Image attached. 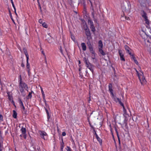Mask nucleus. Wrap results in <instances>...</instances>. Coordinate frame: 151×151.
<instances>
[{
    "label": "nucleus",
    "instance_id": "nucleus-1",
    "mask_svg": "<svg viewBox=\"0 0 151 151\" xmlns=\"http://www.w3.org/2000/svg\"><path fill=\"white\" fill-rule=\"evenodd\" d=\"M135 70L141 84L143 85L146 82V81L143 76L142 72L140 71V72H139L136 69H135Z\"/></svg>",
    "mask_w": 151,
    "mask_h": 151
},
{
    "label": "nucleus",
    "instance_id": "nucleus-2",
    "mask_svg": "<svg viewBox=\"0 0 151 151\" xmlns=\"http://www.w3.org/2000/svg\"><path fill=\"white\" fill-rule=\"evenodd\" d=\"M84 29L85 30V33L87 36V38L88 40H89L91 38V34L89 29L87 26H85L84 27Z\"/></svg>",
    "mask_w": 151,
    "mask_h": 151
},
{
    "label": "nucleus",
    "instance_id": "nucleus-3",
    "mask_svg": "<svg viewBox=\"0 0 151 151\" xmlns=\"http://www.w3.org/2000/svg\"><path fill=\"white\" fill-rule=\"evenodd\" d=\"M103 45L102 42L101 40H100L99 41V52L101 54L103 55H105V53L102 50Z\"/></svg>",
    "mask_w": 151,
    "mask_h": 151
},
{
    "label": "nucleus",
    "instance_id": "nucleus-4",
    "mask_svg": "<svg viewBox=\"0 0 151 151\" xmlns=\"http://www.w3.org/2000/svg\"><path fill=\"white\" fill-rule=\"evenodd\" d=\"M39 133L42 138L44 140L47 139L48 135L44 131H40Z\"/></svg>",
    "mask_w": 151,
    "mask_h": 151
},
{
    "label": "nucleus",
    "instance_id": "nucleus-5",
    "mask_svg": "<svg viewBox=\"0 0 151 151\" xmlns=\"http://www.w3.org/2000/svg\"><path fill=\"white\" fill-rule=\"evenodd\" d=\"M21 78H20V80L19 82V86L20 88H23L24 89H27L28 88V87L27 84L24 83L22 82L21 81Z\"/></svg>",
    "mask_w": 151,
    "mask_h": 151
},
{
    "label": "nucleus",
    "instance_id": "nucleus-6",
    "mask_svg": "<svg viewBox=\"0 0 151 151\" xmlns=\"http://www.w3.org/2000/svg\"><path fill=\"white\" fill-rule=\"evenodd\" d=\"M114 100V101H115L116 102H119V103L123 107L124 106L123 104L122 103L121 101V100L120 99H119V98H117L116 97V96H114V97H113L112 98Z\"/></svg>",
    "mask_w": 151,
    "mask_h": 151
},
{
    "label": "nucleus",
    "instance_id": "nucleus-7",
    "mask_svg": "<svg viewBox=\"0 0 151 151\" xmlns=\"http://www.w3.org/2000/svg\"><path fill=\"white\" fill-rule=\"evenodd\" d=\"M109 90L111 94V97L112 98L113 97H114V94L113 93V91L112 89V84L111 83H110L109 86Z\"/></svg>",
    "mask_w": 151,
    "mask_h": 151
},
{
    "label": "nucleus",
    "instance_id": "nucleus-8",
    "mask_svg": "<svg viewBox=\"0 0 151 151\" xmlns=\"http://www.w3.org/2000/svg\"><path fill=\"white\" fill-rule=\"evenodd\" d=\"M119 52L120 55V59L121 60L124 61H125V59L124 57V55L123 53L122 52V50H119Z\"/></svg>",
    "mask_w": 151,
    "mask_h": 151
},
{
    "label": "nucleus",
    "instance_id": "nucleus-9",
    "mask_svg": "<svg viewBox=\"0 0 151 151\" xmlns=\"http://www.w3.org/2000/svg\"><path fill=\"white\" fill-rule=\"evenodd\" d=\"M127 4V7H125V10L127 11H130L131 9V5L130 2L128 1H126Z\"/></svg>",
    "mask_w": 151,
    "mask_h": 151
},
{
    "label": "nucleus",
    "instance_id": "nucleus-10",
    "mask_svg": "<svg viewBox=\"0 0 151 151\" xmlns=\"http://www.w3.org/2000/svg\"><path fill=\"white\" fill-rule=\"evenodd\" d=\"M124 48L126 50L127 52L130 55H131V50L129 47L127 45H125Z\"/></svg>",
    "mask_w": 151,
    "mask_h": 151
},
{
    "label": "nucleus",
    "instance_id": "nucleus-11",
    "mask_svg": "<svg viewBox=\"0 0 151 151\" xmlns=\"http://www.w3.org/2000/svg\"><path fill=\"white\" fill-rule=\"evenodd\" d=\"M141 4L143 6H146L147 0H139Z\"/></svg>",
    "mask_w": 151,
    "mask_h": 151
},
{
    "label": "nucleus",
    "instance_id": "nucleus-12",
    "mask_svg": "<svg viewBox=\"0 0 151 151\" xmlns=\"http://www.w3.org/2000/svg\"><path fill=\"white\" fill-rule=\"evenodd\" d=\"M19 103L20 105L21 108L22 109V110H24V106L23 103L21 100V99H19Z\"/></svg>",
    "mask_w": 151,
    "mask_h": 151
},
{
    "label": "nucleus",
    "instance_id": "nucleus-13",
    "mask_svg": "<svg viewBox=\"0 0 151 151\" xmlns=\"http://www.w3.org/2000/svg\"><path fill=\"white\" fill-rule=\"evenodd\" d=\"M82 50L83 51H85L86 49V46L85 43L84 42L82 43L81 44Z\"/></svg>",
    "mask_w": 151,
    "mask_h": 151
},
{
    "label": "nucleus",
    "instance_id": "nucleus-14",
    "mask_svg": "<svg viewBox=\"0 0 151 151\" xmlns=\"http://www.w3.org/2000/svg\"><path fill=\"white\" fill-rule=\"evenodd\" d=\"M20 131H21L22 134H26V129L24 127H22L20 129Z\"/></svg>",
    "mask_w": 151,
    "mask_h": 151
},
{
    "label": "nucleus",
    "instance_id": "nucleus-15",
    "mask_svg": "<svg viewBox=\"0 0 151 151\" xmlns=\"http://www.w3.org/2000/svg\"><path fill=\"white\" fill-rule=\"evenodd\" d=\"M93 66L91 64L88 65L87 66V67L91 71L92 73H93Z\"/></svg>",
    "mask_w": 151,
    "mask_h": 151
},
{
    "label": "nucleus",
    "instance_id": "nucleus-16",
    "mask_svg": "<svg viewBox=\"0 0 151 151\" xmlns=\"http://www.w3.org/2000/svg\"><path fill=\"white\" fill-rule=\"evenodd\" d=\"M40 88L43 100L44 101H45L46 100L45 99V94H44V92L42 88L41 87H40Z\"/></svg>",
    "mask_w": 151,
    "mask_h": 151
},
{
    "label": "nucleus",
    "instance_id": "nucleus-17",
    "mask_svg": "<svg viewBox=\"0 0 151 151\" xmlns=\"http://www.w3.org/2000/svg\"><path fill=\"white\" fill-rule=\"evenodd\" d=\"M95 134L96 136V138L98 141L99 142V143H100L101 145L102 142V139L99 137L96 133Z\"/></svg>",
    "mask_w": 151,
    "mask_h": 151
},
{
    "label": "nucleus",
    "instance_id": "nucleus-18",
    "mask_svg": "<svg viewBox=\"0 0 151 151\" xmlns=\"http://www.w3.org/2000/svg\"><path fill=\"white\" fill-rule=\"evenodd\" d=\"M83 60L86 65V66L91 64V63L89 62L88 60L86 58H84Z\"/></svg>",
    "mask_w": 151,
    "mask_h": 151
},
{
    "label": "nucleus",
    "instance_id": "nucleus-19",
    "mask_svg": "<svg viewBox=\"0 0 151 151\" xmlns=\"http://www.w3.org/2000/svg\"><path fill=\"white\" fill-rule=\"evenodd\" d=\"M24 52V53L25 54L26 56V58H29V55L27 52V50L25 48H24L23 49Z\"/></svg>",
    "mask_w": 151,
    "mask_h": 151
},
{
    "label": "nucleus",
    "instance_id": "nucleus-20",
    "mask_svg": "<svg viewBox=\"0 0 151 151\" xmlns=\"http://www.w3.org/2000/svg\"><path fill=\"white\" fill-rule=\"evenodd\" d=\"M7 94L9 100L10 101H12V102L14 104V102L13 100V98L12 96H11L9 93H7Z\"/></svg>",
    "mask_w": 151,
    "mask_h": 151
},
{
    "label": "nucleus",
    "instance_id": "nucleus-21",
    "mask_svg": "<svg viewBox=\"0 0 151 151\" xmlns=\"http://www.w3.org/2000/svg\"><path fill=\"white\" fill-rule=\"evenodd\" d=\"M142 16L145 19H146L147 18L146 14L144 11H143V13L142 14Z\"/></svg>",
    "mask_w": 151,
    "mask_h": 151
},
{
    "label": "nucleus",
    "instance_id": "nucleus-22",
    "mask_svg": "<svg viewBox=\"0 0 151 151\" xmlns=\"http://www.w3.org/2000/svg\"><path fill=\"white\" fill-rule=\"evenodd\" d=\"M13 116L14 118H16L17 117V113L16 111L15 110L13 111Z\"/></svg>",
    "mask_w": 151,
    "mask_h": 151
},
{
    "label": "nucleus",
    "instance_id": "nucleus-23",
    "mask_svg": "<svg viewBox=\"0 0 151 151\" xmlns=\"http://www.w3.org/2000/svg\"><path fill=\"white\" fill-rule=\"evenodd\" d=\"M123 114H124V115L125 116H127V112L126 110L125 109L124 106H123Z\"/></svg>",
    "mask_w": 151,
    "mask_h": 151
},
{
    "label": "nucleus",
    "instance_id": "nucleus-24",
    "mask_svg": "<svg viewBox=\"0 0 151 151\" xmlns=\"http://www.w3.org/2000/svg\"><path fill=\"white\" fill-rule=\"evenodd\" d=\"M29 58H27V65L26 67L27 69H29L30 68V66L29 63H28V60Z\"/></svg>",
    "mask_w": 151,
    "mask_h": 151
},
{
    "label": "nucleus",
    "instance_id": "nucleus-25",
    "mask_svg": "<svg viewBox=\"0 0 151 151\" xmlns=\"http://www.w3.org/2000/svg\"><path fill=\"white\" fill-rule=\"evenodd\" d=\"M90 2L91 4V10H92V13L93 15L94 12V8H93V6L92 2L91 1H90Z\"/></svg>",
    "mask_w": 151,
    "mask_h": 151
},
{
    "label": "nucleus",
    "instance_id": "nucleus-26",
    "mask_svg": "<svg viewBox=\"0 0 151 151\" xmlns=\"http://www.w3.org/2000/svg\"><path fill=\"white\" fill-rule=\"evenodd\" d=\"M32 92H33L32 91L31 92H29V94L27 96V99H31L32 97Z\"/></svg>",
    "mask_w": 151,
    "mask_h": 151
},
{
    "label": "nucleus",
    "instance_id": "nucleus-27",
    "mask_svg": "<svg viewBox=\"0 0 151 151\" xmlns=\"http://www.w3.org/2000/svg\"><path fill=\"white\" fill-rule=\"evenodd\" d=\"M87 44H88V46L89 49V50L93 49L91 43H90V42H89V43L88 42Z\"/></svg>",
    "mask_w": 151,
    "mask_h": 151
},
{
    "label": "nucleus",
    "instance_id": "nucleus-28",
    "mask_svg": "<svg viewBox=\"0 0 151 151\" xmlns=\"http://www.w3.org/2000/svg\"><path fill=\"white\" fill-rule=\"evenodd\" d=\"M24 88H21L20 89V92L22 93V96H24L25 95H26V94H24L23 93V92H24Z\"/></svg>",
    "mask_w": 151,
    "mask_h": 151
},
{
    "label": "nucleus",
    "instance_id": "nucleus-29",
    "mask_svg": "<svg viewBox=\"0 0 151 151\" xmlns=\"http://www.w3.org/2000/svg\"><path fill=\"white\" fill-rule=\"evenodd\" d=\"M90 28L91 29L92 31L93 32H95L96 30L94 25L90 26Z\"/></svg>",
    "mask_w": 151,
    "mask_h": 151
},
{
    "label": "nucleus",
    "instance_id": "nucleus-30",
    "mask_svg": "<svg viewBox=\"0 0 151 151\" xmlns=\"http://www.w3.org/2000/svg\"><path fill=\"white\" fill-rule=\"evenodd\" d=\"M3 141L2 138L1 137H0V147L2 146Z\"/></svg>",
    "mask_w": 151,
    "mask_h": 151
},
{
    "label": "nucleus",
    "instance_id": "nucleus-31",
    "mask_svg": "<svg viewBox=\"0 0 151 151\" xmlns=\"http://www.w3.org/2000/svg\"><path fill=\"white\" fill-rule=\"evenodd\" d=\"M88 22L90 25V26L94 25L93 22L91 20H88Z\"/></svg>",
    "mask_w": 151,
    "mask_h": 151
},
{
    "label": "nucleus",
    "instance_id": "nucleus-32",
    "mask_svg": "<svg viewBox=\"0 0 151 151\" xmlns=\"http://www.w3.org/2000/svg\"><path fill=\"white\" fill-rule=\"evenodd\" d=\"M42 25L43 26V27L45 28H47V24H46V23L45 22L42 23Z\"/></svg>",
    "mask_w": 151,
    "mask_h": 151
},
{
    "label": "nucleus",
    "instance_id": "nucleus-33",
    "mask_svg": "<svg viewBox=\"0 0 151 151\" xmlns=\"http://www.w3.org/2000/svg\"><path fill=\"white\" fill-rule=\"evenodd\" d=\"M90 51L91 52V53L93 55H95V52L93 51V49L90 50Z\"/></svg>",
    "mask_w": 151,
    "mask_h": 151
},
{
    "label": "nucleus",
    "instance_id": "nucleus-34",
    "mask_svg": "<svg viewBox=\"0 0 151 151\" xmlns=\"http://www.w3.org/2000/svg\"><path fill=\"white\" fill-rule=\"evenodd\" d=\"M115 130H116V133H117V137H118V141H119V144H120V139H119V136L118 135V132H117L116 129Z\"/></svg>",
    "mask_w": 151,
    "mask_h": 151
},
{
    "label": "nucleus",
    "instance_id": "nucleus-35",
    "mask_svg": "<svg viewBox=\"0 0 151 151\" xmlns=\"http://www.w3.org/2000/svg\"><path fill=\"white\" fill-rule=\"evenodd\" d=\"M38 6H39V9H40V12H42V8H41V6H40V3L39 2H38Z\"/></svg>",
    "mask_w": 151,
    "mask_h": 151
},
{
    "label": "nucleus",
    "instance_id": "nucleus-36",
    "mask_svg": "<svg viewBox=\"0 0 151 151\" xmlns=\"http://www.w3.org/2000/svg\"><path fill=\"white\" fill-rule=\"evenodd\" d=\"M145 23L147 24H149V22L148 19H145Z\"/></svg>",
    "mask_w": 151,
    "mask_h": 151
},
{
    "label": "nucleus",
    "instance_id": "nucleus-37",
    "mask_svg": "<svg viewBox=\"0 0 151 151\" xmlns=\"http://www.w3.org/2000/svg\"><path fill=\"white\" fill-rule=\"evenodd\" d=\"M64 146V143L63 142H62L61 144V148L62 150Z\"/></svg>",
    "mask_w": 151,
    "mask_h": 151
},
{
    "label": "nucleus",
    "instance_id": "nucleus-38",
    "mask_svg": "<svg viewBox=\"0 0 151 151\" xmlns=\"http://www.w3.org/2000/svg\"><path fill=\"white\" fill-rule=\"evenodd\" d=\"M66 150L67 151H71V148L68 146L67 147Z\"/></svg>",
    "mask_w": 151,
    "mask_h": 151
},
{
    "label": "nucleus",
    "instance_id": "nucleus-39",
    "mask_svg": "<svg viewBox=\"0 0 151 151\" xmlns=\"http://www.w3.org/2000/svg\"><path fill=\"white\" fill-rule=\"evenodd\" d=\"M22 111L23 113H24L25 114H27V111L25 110V108H24V110H22Z\"/></svg>",
    "mask_w": 151,
    "mask_h": 151
},
{
    "label": "nucleus",
    "instance_id": "nucleus-40",
    "mask_svg": "<svg viewBox=\"0 0 151 151\" xmlns=\"http://www.w3.org/2000/svg\"><path fill=\"white\" fill-rule=\"evenodd\" d=\"M132 57L131 58L133 59L134 60H136V58L132 55L131 54Z\"/></svg>",
    "mask_w": 151,
    "mask_h": 151
},
{
    "label": "nucleus",
    "instance_id": "nucleus-41",
    "mask_svg": "<svg viewBox=\"0 0 151 151\" xmlns=\"http://www.w3.org/2000/svg\"><path fill=\"white\" fill-rule=\"evenodd\" d=\"M3 116H2V115L1 114H0V120H1V121H3Z\"/></svg>",
    "mask_w": 151,
    "mask_h": 151
},
{
    "label": "nucleus",
    "instance_id": "nucleus-42",
    "mask_svg": "<svg viewBox=\"0 0 151 151\" xmlns=\"http://www.w3.org/2000/svg\"><path fill=\"white\" fill-rule=\"evenodd\" d=\"M11 2L12 4V6L13 7H14V6H15L14 4L13 0H11Z\"/></svg>",
    "mask_w": 151,
    "mask_h": 151
},
{
    "label": "nucleus",
    "instance_id": "nucleus-43",
    "mask_svg": "<svg viewBox=\"0 0 151 151\" xmlns=\"http://www.w3.org/2000/svg\"><path fill=\"white\" fill-rule=\"evenodd\" d=\"M39 22L40 24H42V20L41 19H40L39 20Z\"/></svg>",
    "mask_w": 151,
    "mask_h": 151
},
{
    "label": "nucleus",
    "instance_id": "nucleus-44",
    "mask_svg": "<svg viewBox=\"0 0 151 151\" xmlns=\"http://www.w3.org/2000/svg\"><path fill=\"white\" fill-rule=\"evenodd\" d=\"M71 37V39H72L73 40V41H74L75 39V38L73 36H72Z\"/></svg>",
    "mask_w": 151,
    "mask_h": 151
},
{
    "label": "nucleus",
    "instance_id": "nucleus-45",
    "mask_svg": "<svg viewBox=\"0 0 151 151\" xmlns=\"http://www.w3.org/2000/svg\"><path fill=\"white\" fill-rule=\"evenodd\" d=\"M135 63L137 65L138 64V61H137V60L136 59V60H134Z\"/></svg>",
    "mask_w": 151,
    "mask_h": 151
},
{
    "label": "nucleus",
    "instance_id": "nucleus-46",
    "mask_svg": "<svg viewBox=\"0 0 151 151\" xmlns=\"http://www.w3.org/2000/svg\"><path fill=\"white\" fill-rule=\"evenodd\" d=\"M24 135V137L25 139H26L27 138V136L26 134H23Z\"/></svg>",
    "mask_w": 151,
    "mask_h": 151
},
{
    "label": "nucleus",
    "instance_id": "nucleus-47",
    "mask_svg": "<svg viewBox=\"0 0 151 151\" xmlns=\"http://www.w3.org/2000/svg\"><path fill=\"white\" fill-rule=\"evenodd\" d=\"M125 18L127 20H130V18L129 17H125Z\"/></svg>",
    "mask_w": 151,
    "mask_h": 151
},
{
    "label": "nucleus",
    "instance_id": "nucleus-48",
    "mask_svg": "<svg viewBox=\"0 0 151 151\" xmlns=\"http://www.w3.org/2000/svg\"><path fill=\"white\" fill-rule=\"evenodd\" d=\"M66 135V133L65 132H63L62 133V135L63 136H65Z\"/></svg>",
    "mask_w": 151,
    "mask_h": 151
},
{
    "label": "nucleus",
    "instance_id": "nucleus-49",
    "mask_svg": "<svg viewBox=\"0 0 151 151\" xmlns=\"http://www.w3.org/2000/svg\"><path fill=\"white\" fill-rule=\"evenodd\" d=\"M92 58L93 59H95V55H92Z\"/></svg>",
    "mask_w": 151,
    "mask_h": 151
},
{
    "label": "nucleus",
    "instance_id": "nucleus-50",
    "mask_svg": "<svg viewBox=\"0 0 151 151\" xmlns=\"http://www.w3.org/2000/svg\"><path fill=\"white\" fill-rule=\"evenodd\" d=\"M45 111H46L47 113V114H48L49 113H48V112L47 110L46 109H45Z\"/></svg>",
    "mask_w": 151,
    "mask_h": 151
},
{
    "label": "nucleus",
    "instance_id": "nucleus-51",
    "mask_svg": "<svg viewBox=\"0 0 151 151\" xmlns=\"http://www.w3.org/2000/svg\"><path fill=\"white\" fill-rule=\"evenodd\" d=\"M21 66L22 67H24V65L23 63H22L21 65Z\"/></svg>",
    "mask_w": 151,
    "mask_h": 151
},
{
    "label": "nucleus",
    "instance_id": "nucleus-52",
    "mask_svg": "<svg viewBox=\"0 0 151 151\" xmlns=\"http://www.w3.org/2000/svg\"><path fill=\"white\" fill-rule=\"evenodd\" d=\"M27 71L28 72V73H29V71H30V69H29H29H27Z\"/></svg>",
    "mask_w": 151,
    "mask_h": 151
},
{
    "label": "nucleus",
    "instance_id": "nucleus-53",
    "mask_svg": "<svg viewBox=\"0 0 151 151\" xmlns=\"http://www.w3.org/2000/svg\"><path fill=\"white\" fill-rule=\"evenodd\" d=\"M45 63L47 64V60H46V57H45Z\"/></svg>",
    "mask_w": 151,
    "mask_h": 151
},
{
    "label": "nucleus",
    "instance_id": "nucleus-54",
    "mask_svg": "<svg viewBox=\"0 0 151 151\" xmlns=\"http://www.w3.org/2000/svg\"><path fill=\"white\" fill-rule=\"evenodd\" d=\"M13 7L14 10V11H15L16 10V9L15 6H14V7Z\"/></svg>",
    "mask_w": 151,
    "mask_h": 151
},
{
    "label": "nucleus",
    "instance_id": "nucleus-55",
    "mask_svg": "<svg viewBox=\"0 0 151 151\" xmlns=\"http://www.w3.org/2000/svg\"><path fill=\"white\" fill-rule=\"evenodd\" d=\"M2 146H1L0 147V151H2V150L1 148V147Z\"/></svg>",
    "mask_w": 151,
    "mask_h": 151
},
{
    "label": "nucleus",
    "instance_id": "nucleus-56",
    "mask_svg": "<svg viewBox=\"0 0 151 151\" xmlns=\"http://www.w3.org/2000/svg\"><path fill=\"white\" fill-rule=\"evenodd\" d=\"M42 54H43L44 55H45V54H44V52H43V51H42Z\"/></svg>",
    "mask_w": 151,
    "mask_h": 151
},
{
    "label": "nucleus",
    "instance_id": "nucleus-57",
    "mask_svg": "<svg viewBox=\"0 0 151 151\" xmlns=\"http://www.w3.org/2000/svg\"><path fill=\"white\" fill-rule=\"evenodd\" d=\"M14 12H15V14L17 15V13L16 12V10L15 11H14Z\"/></svg>",
    "mask_w": 151,
    "mask_h": 151
},
{
    "label": "nucleus",
    "instance_id": "nucleus-58",
    "mask_svg": "<svg viewBox=\"0 0 151 151\" xmlns=\"http://www.w3.org/2000/svg\"><path fill=\"white\" fill-rule=\"evenodd\" d=\"M22 134H20V136L21 137H22Z\"/></svg>",
    "mask_w": 151,
    "mask_h": 151
},
{
    "label": "nucleus",
    "instance_id": "nucleus-59",
    "mask_svg": "<svg viewBox=\"0 0 151 151\" xmlns=\"http://www.w3.org/2000/svg\"><path fill=\"white\" fill-rule=\"evenodd\" d=\"M13 22L15 24V22H14V21H13Z\"/></svg>",
    "mask_w": 151,
    "mask_h": 151
},
{
    "label": "nucleus",
    "instance_id": "nucleus-60",
    "mask_svg": "<svg viewBox=\"0 0 151 151\" xmlns=\"http://www.w3.org/2000/svg\"><path fill=\"white\" fill-rule=\"evenodd\" d=\"M80 63V61H79V63Z\"/></svg>",
    "mask_w": 151,
    "mask_h": 151
},
{
    "label": "nucleus",
    "instance_id": "nucleus-61",
    "mask_svg": "<svg viewBox=\"0 0 151 151\" xmlns=\"http://www.w3.org/2000/svg\"><path fill=\"white\" fill-rule=\"evenodd\" d=\"M80 70H80V69H79V71H80Z\"/></svg>",
    "mask_w": 151,
    "mask_h": 151
},
{
    "label": "nucleus",
    "instance_id": "nucleus-62",
    "mask_svg": "<svg viewBox=\"0 0 151 151\" xmlns=\"http://www.w3.org/2000/svg\"><path fill=\"white\" fill-rule=\"evenodd\" d=\"M16 150V151H17V150Z\"/></svg>",
    "mask_w": 151,
    "mask_h": 151
}]
</instances>
